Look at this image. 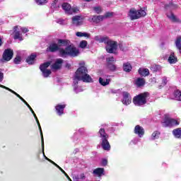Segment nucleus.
Segmentation results:
<instances>
[{
	"mask_svg": "<svg viewBox=\"0 0 181 181\" xmlns=\"http://www.w3.org/2000/svg\"><path fill=\"white\" fill-rule=\"evenodd\" d=\"M162 84H163V86H166V84H168V78L166 76L163 77Z\"/></svg>",
	"mask_w": 181,
	"mask_h": 181,
	"instance_id": "nucleus-48",
	"label": "nucleus"
},
{
	"mask_svg": "<svg viewBox=\"0 0 181 181\" xmlns=\"http://www.w3.org/2000/svg\"><path fill=\"white\" fill-rule=\"evenodd\" d=\"M111 83V78L108 76H102L99 78V83L100 86L105 87V86L110 85Z\"/></svg>",
	"mask_w": 181,
	"mask_h": 181,
	"instance_id": "nucleus-15",
	"label": "nucleus"
},
{
	"mask_svg": "<svg viewBox=\"0 0 181 181\" xmlns=\"http://www.w3.org/2000/svg\"><path fill=\"white\" fill-rule=\"evenodd\" d=\"M0 87L1 88H5V90H8V91H10V93H12L13 94H14L15 95H16V97H18V98H20V100H21V101H23V103H24V104H25V105L28 106V107L29 108V110H32V107H30V105H29V103H28V102H26V100H25V99H23V98H22V96H21L19 94L16 93V92H15L14 90H12V89L3 86V85H0Z\"/></svg>",
	"mask_w": 181,
	"mask_h": 181,
	"instance_id": "nucleus-13",
	"label": "nucleus"
},
{
	"mask_svg": "<svg viewBox=\"0 0 181 181\" xmlns=\"http://www.w3.org/2000/svg\"><path fill=\"white\" fill-rule=\"evenodd\" d=\"M72 24L74 26H81V25H83V17L81 16L72 17Z\"/></svg>",
	"mask_w": 181,
	"mask_h": 181,
	"instance_id": "nucleus-17",
	"label": "nucleus"
},
{
	"mask_svg": "<svg viewBox=\"0 0 181 181\" xmlns=\"http://www.w3.org/2000/svg\"><path fill=\"white\" fill-rule=\"evenodd\" d=\"M107 64L108 63H111L112 62H115V59L114 58V57H109L106 59Z\"/></svg>",
	"mask_w": 181,
	"mask_h": 181,
	"instance_id": "nucleus-47",
	"label": "nucleus"
},
{
	"mask_svg": "<svg viewBox=\"0 0 181 181\" xmlns=\"http://www.w3.org/2000/svg\"><path fill=\"white\" fill-rule=\"evenodd\" d=\"M139 74L140 76H143L144 77H146V76H149V69L140 68L139 69Z\"/></svg>",
	"mask_w": 181,
	"mask_h": 181,
	"instance_id": "nucleus-25",
	"label": "nucleus"
},
{
	"mask_svg": "<svg viewBox=\"0 0 181 181\" xmlns=\"http://www.w3.org/2000/svg\"><path fill=\"white\" fill-rule=\"evenodd\" d=\"M122 103L124 105H129L132 103V97H131V94L128 92H123L122 93Z\"/></svg>",
	"mask_w": 181,
	"mask_h": 181,
	"instance_id": "nucleus-11",
	"label": "nucleus"
},
{
	"mask_svg": "<svg viewBox=\"0 0 181 181\" xmlns=\"http://www.w3.org/2000/svg\"><path fill=\"white\" fill-rule=\"evenodd\" d=\"M81 67H79L74 76V84H78L79 81H83V83H93V78L88 75V70L87 67L84 66V62H81Z\"/></svg>",
	"mask_w": 181,
	"mask_h": 181,
	"instance_id": "nucleus-1",
	"label": "nucleus"
},
{
	"mask_svg": "<svg viewBox=\"0 0 181 181\" xmlns=\"http://www.w3.org/2000/svg\"><path fill=\"white\" fill-rule=\"evenodd\" d=\"M93 11L95 12V13H100L103 12V8H101L100 6H95L93 7Z\"/></svg>",
	"mask_w": 181,
	"mask_h": 181,
	"instance_id": "nucleus-42",
	"label": "nucleus"
},
{
	"mask_svg": "<svg viewBox=\"0 0 181 181\" xmlns=\"http://www.w3.org/2000/svg\"><path fill=\"white\" fill-rule=\"evenodd\" d=\"M94 176L97 177H101L103 175H104V168H98L93 170Z\"/></svg>",
	"mask_w": 181,
	"mask_h": 181,
	"instance_id": "nucleus-23",
	"label": "nucleus"
},
{
	"mask_svg": "<svg viewBox=\"0 0 181 181\" xmlns=\"http://www.w3.org/2000/svg\"><path fill=\"white\" fill-rule=\"evenodd\" d=\"M134 134L138 135L139 138H142L145 135V129H144V127L136 125L134 128Z\"/></svg>",
	"mask_w": 181,
	"mask_h": 181,
	"instance_id": "nucleus-18",
	"label": "nucleus"
},
{
	"mask_svg": "<svg viewBox=\"0 0 181 181\" xmlns=\"http://www.w3.org/2000/svg\"><path fill=\"white\" fill-rule=\"evenodd\" d=\"M13 36L16 40H18L21 42L23 40V37L22 35V33H21V28H19V27L15 26L13 28Z\"/></svg>",
	"mask_w": 181,
	"mask_h": 181,
	"instance_id": "nucleus-14",
	"label": "nucleus"
},
{
	"mask_svg": "<svg viewBox=\"0 0 181 181\" xmlns=\"http://www.w3.org/2000/svg\"><path fill=\"white\" fill-rule=\"evenodd\" d=\"M12 57H13V50L11 49H5L3 53V58L1 59V62L3 63L4 62H9V60L12 59Z\"/></svg>",
	"mask_w": 181,
	"mask_h": 181,
	"instance_id": "nucleus-10",
	"label": "nucleus"
},
{
	"mask_svg": "<svg viewBox=\"0 0 181 181\" xmlns=\"http://www.w3.org/2000/svg\"><path fill=\"white\" fill-rule=\"evenodd\" d=\"M160 136V132L158 131H155L154 132L152 133L150 140L151 141H155L156 139H159V137Z\"/></svg>",
	"mask_w": 181,
	"mask_h": 181,
	"instance_id": "nucleus-29",
	"label": "nucleus"
},
{
	"mask_svg": "<svg viewBox=\"0 0 181 181\" xmlns=\"http://www.w3.org/2000/svg\"><path fill=\"white\" fill-rule=\"evenodd\" d=\"M37 5H45L47 4V0H35Z\"/></svg>",
	"mask_w": 181,
	"mask_h": 181,
	"instance_id": "nucleus-41",
	"label": "nucleus"
},
{
	"mask_svg": "<svg viewBox=\"0 0 181 181\" xmlns=\"http://www.w3.org/2000/svg\"><path fill=\"white\" fill-rule=\"evenodd\" d=\"M123 69L127 73H129V71L132 70V66H131V64H129V62H126L123 65Z\"/></svg>",
	"mask_w": 181,
	"mask_h": 181,
	"instance_id": "nucleus-31",
	"label": "nucleus"
},
{
	"mask_svg": "<svg viewBox=\"0 0 181 181\" xmlns=\"http://www.w3.org/2000/svg\"><path fill=\"white\" fill-rule=\"evenodd\" d=\"M99 136L101 139V145L104 151H110L111 146L108 142V134L105 133V129L100 128L98 132Z\"/></svg>",
	"mask_w": 181,
	"mask_h": 181,
	"instance_id": "nucleus-4",
	"label": "nucleus"
},
{
	"mask_svg": "<svg viewBox=\"0 0 181 181\" xmlns=\"http://www.w3.org/2000/svg\"><path fill=\"white\" fill-rule=\"evenodd\" d=\"M35 59H36V54H31L26 59V62L29 64H33L35 63Z\"/></svg>",
	"mask_w": 181,
	"mask_h": 181,
	"instance_id": "nucleus-33",
	"label": "nucleus"
},
{
	"mask_svg": "<svg viewBox=\"0 0 181 181\" xmlns=\"http://www.w3.org/2000/svg\"><path fill=\"white\" fill-rule=\"evenodd\" d=\"M165 8L166 11H173L177 9V5L173 4V2H170L168 4H165Z\"/></svg>",
	"mask_w": 181,
	"mask_h": 181,
	"instance_id": "nucleus-24",
	"label": "nucleus"
},
{
	"mask_svg": "<svg viewBox=\"0 0 181 181\" xmlns=\"http://www.w3.org/2000/svg\"><path fill=\"white\" fill-rule=\"evenodd\" d=\"M139 141H141V139H139V138L138 137H136L133 140H132L131 144H133L134 145H136V144H138Z\"/></svg>",
	"mask_w": 181,
	"mask_h": 181,
	"instance_id": "nucleus-45",
	"label": "nucleus"
},
{
	"mask_svg": "<svg viewBox=\"0 0 181 181\" xmlns=\"http://www.w3.org/2000/svg\"><path fill=\"white\" fill-rule=\"evenodd\" d=\"M94 40L98 43H105L107 53H115L117 52V42L110 40L108 37L97 35L95 36Z\"/></svg>",
	"mask_w": 181,
	"mask_h": 181,
	"instance_id": "nucleus-2",
	"label": "nucleus"
},
{
	"mask_svg": "<svg viewBox=\"0 0 181 181\" xmlns=\"http://www.w3.org/2000/svg\"><path fill=\"white\" fill-rule=\"evenodd\" d=\"M151 69H154V71H156V70H158V69H159V66H158V65H153L151 66Z\"/></svg>",
	"mask_w": 181,
	"mask_h": 181,
	"instance_id": "nucleus-52",
	"label": "nucleus"
},
{
	"mask_svg": "<svg viewBox=\"0 0 181 181\" xmlns=\"http://www.w3.org/2000/svg\"><path fill=\"white\" fill-rule=\"evenodd\" d=\"M79 131H83V129H80Z\"/></svg>",
	"mask_w": 181,
	"mask_h": 181,
	"instance_id": "nucleus-62",
	"label": "nucleus"
},
{
	"mask_svg": "<svg viewBox=\"0 0 181 181\" xmlns=\"http://www.w3.org/2000/svg\"><path fill=\"white\" fill-rule=\"evenodd\" d=\"M76 36L78 37H90V34L88 33L76 32Z\"/></svg>",
	"mask_w": 181,
	"mask_h": 181,
	"instance_id": "nucleus-34",
	"label": "nucleus"
},
{
	"mask_svg": "<svg viewBox=\"0 0 181 181\" xmlns=\"http://www.w3.org/2000/svg\"><path fill=\"white\" fill-rule=\"evenodd\" d=\"M20 29V31L22 32L23 33H28V32H29V30L26 28H21L18 27Z\"/></svg>",
	"mask_w": 181,
	"mask_h": 181,
	"instance_id": "nucleus-49",
	"label": "nucleus"
},
{
	"mask_svg": "<svg viewBox=\"0 0 181 181\" xmlns=\"http://www.w3.org/2000/svg\"><path fill=\"white\" fill-rule=\"evenodd\" d=\"M83 1H84L85 2H91V1L93 0H83Z\"/></svg>",
	"mask_w": 181,
	"mask_h": 181,
	"instance_id": "nucleus-58",
	"label": "nucleus"
},
{
	"mask_svg": "<svg viewBox=\"0 0 181 181\" xmlns=\"http://www.w3.org/2000/svg\"><path fill=\"white\" fill-rule=\"evenodd\" d=\"M163 166H166V163H163Z\"/></svg>",
	"mask_w": 181,
	"mask_h": 181,
	"instance_id": "nucleus-61",
	"label": "nucleus"
},
{
	"mask_svg": "<svg viewBox=\"0 0 181 181\" xmlns=\"http://www.w3.org/2000/svg\"><path fill=\"white\" fill-rule=\"evenodd\" d=\"M41 141H42V153L45 159H46V160H48V162H50V163H52V162H54L50 160L49 158L46 157V155H45V140L43 139V136H41Z\"/></svg>",
	"mask_w": 181,
	"mask_h": 181,
	"instance_id": "nucleus-27",
	"label": "nucleus"
},
{
	"mask_svg": "<svg viewBox=\"0 0 181 181\" xmlns=\"http://www.w3.org/2000/svg\"><path fill=\"white\" fill-rule=\"evenodd\" d=\"M107 69L110 70V71H115L117 70V66L112 63H108Z\"/></svg>",
	"mask_w": 181,
	"mask_h": 181,
	"instance_id": "nucleus-37",
	"label": "nucleus"
},
{
	"mask_svg": "<svg viewBox=\"0 0 181 181\" xmlns=\"http://www.w3.org/2000/svg\"><path fill=\"white\" fill-rule=\"evenodd\" d=\"M175 46L177 49H179V52L181 54V37L180 36L177 37V39L175 40Z\"/></svg>",
	"mask_w": 181,
	"mask_h": 181,
	"instance_id": "nucleus-32",
	"label": "nucleus"
},
{
	"mask_svg": "<svg viewBox=\"0 0 181 181\" xmlns=\"http://www.w3.org/2000/svg\"><path fill=\"white\" fill-rule=\"evenodd\" d=\"M107 159H103L102 160L103 166H107Z\"/></svg>",
	"mask_w": 181,
	"mask_h": 181,
	"instance_id": "nucleus-50",
	"label": "nucleus"
},
{
	"mask_svg": "<svg viewBox=\"0 0 181 181\" xmlns=\"http://www.w3.org/2000/svg\"><path fill=\"white\" fill-rule=\"evenodd\" d=\"M135 84L137 87L145 86V79L144 78H138L135 81Z\"/></svg>",
	"mask_w": 181,
	"mask_h": 181,
	"instance_id": "nucleus-26",
	"label": "nucleus"
},
{
	"mask_svg": "<svg viewBox=\"0 0 181 181\" xmlns=\"http://www.w3.org/2000/svg\"><path fill=\"white\" fill-rule=\"evenodd\" d=\"M174 95H175V100H177V101H181V91L177 90H175L174 93Z\"/></svg>",
	"mask_w": 181,
	"mask_h": 181,
	"instance_id": "nucleus-36",
	"label": "nucleus"
},
{
	"mask_svg": "<svg viewBox=\"0 0 181 181\" xmlns=\"http://www.w3.org/2000/svg\"><path fill=\"white\" fill-rule=\"evenodd\" d=\"M168 62L170 63V64H175V63H177V57L175 56L174 52H170Z\"/></svg>",
	"mask_w": 181,
	"mask_h": 181,
	"instance_id": "nucleus-21",
	"label": "nucleus"
},
{
	"mask_svg": "<svg viewBox=\"0 0 181 181\" xmlns=\"http://www.w3.org/2000/svg\"><path fill=\"white\" fill-rule=\"evenodd\" d=\"M146 15V12L144 10L136 11L134 8H132L129 12V16L132 21L139 19V18H141V16H145Z\"/></svg>",
	"mask_w": 181,
	"mask_h": 181,
	"instance_id": "nucleus-7",
	"label": "nucleus"
},
{
	"mask_svg": "<svg viewBox=\"0 0 181 181\" xmlns=\"http://www.w3.org/2000/svg\"><path fill=\"white\" fill-rule=\"evenodd\" d=\"M69 181H72L71 179L70 178V180H69Z\"/></svg>",
	"mask_w": 181,
	"mask_h": 181,
	"instance_id": "nucleus-63",
	"label": "nucleus"
},
{
	"mask_svg": "<svg viewBox=\"0 0 181 181\" xmlns=\"http://www.w3.org/2000/svg\"><path fill=\"white\" fill-rule=\"evenodd\" d=\"M21 62H22V58H21V57L17 56L15 59H14V63L15 64H21Z\"/></svg>",
	"mask_w": 181,
	"mask_h": 181,
	"instance_id": "nucleus-43",
	"label": "nucleus"
},
{
	"mask_svg": "<svg viewBox=\"0 0 181 181\" xmlns=\"http://www.w3.org/2000/svg\"><path fill=\"white\" fill-rule=\"evenodd\" d=\"M35 119H36V122L39 127L40 132V136H43V132H42V127H40V123L39 122V119H37V116H36V114L34 112L33 114Z\"/></svg>",
	"mask_w": 181,
	"mask_h": 181,
	"instance_id": "nucleus-38",
	"label": "nucleus"
},
{
	"mask_svg": "<svg viewBox=\"0 0 181 181\" xmlns=\"http://www.w3.org/2000/svg\"><path fill=\"white\" fill-rule=\"evenodd\" d=\"M0 46H2V38L0 36Z\"/></svg>",
	"mask_w": 181,
	"mask_h": 181,
	"instance_id": "nucleus-57",
	"label": "nucleus"
},
{
	"mask_svg": "<svg viewBox=\"0 0 181 181\" xmlns=\"http://www.w3.org/2000/svg\"><path fill=\"white\" fill-rule=\"evenodd\" d=\"M163 126L164 127H176L180 124V119H172L169 115H165L163 119Z\"/></svg>",
	"mask_w": 181,
	"mask_h": 181,
	"instance_id": "nucleus-5",
	"label": "nucleus"
},
{
	"mask_svg": "<svg viewBox=\"0 0 181 181\" xmlns=\"http://www.w3.org/2000/svg\"><path fill=\"white\" fill-rule=\"evenodd\" d=\"M77 84H78V83H74V82L73 83L74 90L76 94L78 93H81V91H83V89L81 88V87H78V86H77Z\"/></svg>",
	"mask_w": 181,
	"mask_h": 181,
	"instance_id": "nucleus-35",
	"label": "nucleus"
},
{
	"mask_svg": "<svg viewBox=\"0 0 181 181\" xmlns=\"http://www.w3.org/2000/svg\"><path fill=\"white\" fill-rule=\"evenodd\" d=\"M57 23H59V25H64V20L59 19L57 21Z\"/></svg>",
	"mask_w": 181,
	"mask_h": 181,
	"instance_id": "nucleus-51",
	"label": "nucleus"
},
{
	"mask_svg": "<svg viewBox=\"0 0 181 181\" xmlns=\"http://www.w3.org/2000/svg\"><path fill=\"white\" fill-rule=\"evenodd\" d=\"M52 8H54V3L52 4Z\"/></svg>",
	"mask_w": 181,
	"mask_h": 181,
	"instance_id": "nucleus-60",
	"label": "nucleus"
},
{
	"mask_svg": "<svg viewBox=\"0 0 181 181\" xmlns=\"http://www.w3.org/2000/svg\"><path fill=\"white\" fill-rule=\"evenodd\" d=\"M67 45H69V40L62 39L57 40V45L59 46V47L62 46H67Z\"/></svg>",
	"mask_w": 181,
	"mask_h": 181,
	"instance_id": "nucleus-30",
	"label": "nucleus"
},
{
	"mask_svg": "<svg viewBox=\"0 0 181 181\" xmlns=\"http://www.w3.org/2000/svg\"><path fill=\"white\" fill-rule=\"evenodd\" d=\"M87 45H88L87 41L82 40L79 44V47H81V49H86V47H87Z\"/></svg>",
	"mask_w": 181,
	"mask_h": 181,
	"instance_id": "nucleus-40",
	"label": "nucleus"
},
{
	"mask_svg": "<svg viewBox=\"0 0 181 181\" xmlns=\"http://www.w3.org/2000/svg\"><path fill=\"white\" fill-rule=\"evenodd\" d=\"M35 119H36V122L39 127L40 132V136H43V132H42V127H40V123L39 122V119H37V116H36V114L34 112L33 114Z\"/></svg>",
	"mask_w": 181,
	"mask_h": 181,
	"instance_id": "nucleus-39",
	"label": "nucleus"
},
{
	"mask_svg": "<svg viewBox=\"0 0 181 181\" xmlns=\"http://www.w3.org/2000/svg\"><path fill=\"white\" fill-rule=\"evenodd\" d=\"M4 80V73L0 71V83Z\"/></svg>",
	"mask_w": 181,
	"mask_h": 181,
	"instance_id": "nucleus-54",
	"label": "nucleus"
},
{
	"mask_svg": "<svg viewBox=\"0 0 181 181\" xmlns=\"http://www.w3.org/2000/svg\"><path fill=\"white\" fill-rule=\"evenodd\" d=\"M60 52L62 49L59 47V45L54 42H52L49 45V46L47 48V52Z\"/></svg>",
	"mask_w": 181,
	"mask_h": 181,
	"instance_id": "nucleus-20",
	"label": "nucleus"
},
{
	"mask_svg": "<svg viewBox=\"0 0 181 181\" xmlns=\"http://www.w3.org/2000/svg\"><path fill=\"white\" fill-rule=\"evenodd\" d=\"M64 108H66V105H57L55 107L56 112L59 115L64 114Z\"/></svg>",
	"mask_w": 181,
	"mask_h": 181,
	"instance_id": "nucleus-22",
	"label": "nucleus"
},
{
	"mask_svg": "<svg viewBox=\"0 0 181 181\" xmlns=\"http://www.w3.org/2000/svg\"><path fill=\"white\" fill-rule=\"evenodd\" d=\"M79 179H81V180H84V179H86V176L84 175V173H81L80 175Z\"/></svg>",
	"mask_w": 181,
	"mask_h": 181,
	"instance_id": "nucleus-53",
	"label": "nucleus"
},
{
	"mask_svg": "<svg viewBox=\"0 0 181 181\" xmlns=\"http://www.w3.org/2000/svg\"><path fill=\"white\" fill-rule=\"evenodd\" d=\"M64 175L66 176V177H67L68 180H70V177H69V175H67V173H64Z\"/></svg>",
	"mask_w": 181,
	"mask_h": 181,
	"instance_id": "nucleus-55",
	"label": "nucleus"
},
{
	"mask_svg": "<svg viewBox=\"0 0 181 181\" xmlns=\"http://www.w3.org/2000/svg\"><path fill=\"white\" fill-rule=\"evenodd\" d=\"M66 67H68V69H70V67H71L70 64L67 63V64H66Z\"/></svg>",
	"mask_w": 181,
	"mask_h": 181,
	"instance_id": "nucleus-56",
	"label": "nucleus"
},
{
	"mask_svg": "<svg viewBox=\"0 0 181 181\" xmlns=\"http://www.w3.org/2000/svg\"><path fill=\"white\" fill-rule=\"evenodd\" d=\"M103 16V19H107V18H111V16H112V13L107 12Z\"/></svg>",
	"mask_w": 181,
	"mask_h": 181,
	"instance_id": "nucleus-46",
	"label": "nucleus"
},
{
	"mask_svg": "<svg viewBox=\"0 0 181 181\" xmlns=\"http://www.w3.org/2000/svg\"><path fill=\"white\" fill-rule=\"evenodd\" d=\"M64 60L62 59H56L54 60V62L51 65V69L53 71H57V70H60L62 69V66H63Z\"/></svg>",
	"mask_w": 181,
	"mask_h": 181,
	"instance_id": "nucleus-12",
	"label": "nucleus"
},
{
	"mask_svg": "<svg viewBox=\"0 0 181 181\" xmlns=\"http://www.w3.org/2000/svg\"><path fill=\"white\" fill-rule=\"evenodd\" d=\"M173 135L178 139H181V128L175 129L173 131Z\"/></svg>",
	"mask_w": 181,
	"mask_h": 181,
	"instance_id": "nucleus-28",
	"label": "nucleus"
},
{
	"mask_svg": "<svg viewBox=\"0 0 181 181\" xmlns=\"http://www.w3.org/2000/svg\"><path fill=\"white\" fill-rule=\"evenodd\" d=\"M148 95H149L148 93H141L137 96H135L133 98V103L134 105H137L138 107L145 105V103H146V98H148Z\"/></svg>",
	"mask_w": 181,
	"mask_h": 181,
	"instance_id": "nucleus-6",
	"label": "nucleus"
},
{
	"mask_svg": "<svg viewBox=\"0 0 181 181\" xmlns=\"http://www.w3.org/2000/svg\"><path fill=\"white\" fill-rule=\"evenodd\" d=\"M32 112V114H35V111H33V109L31 108V110H30Z\"/></svg>",
	"mask_w": 181,
	"mask_h": 181,
	"instance_id": "nucleus-59",
	"label": "nucleus"
},
{
	"mask_svg": "<svg viewBox=\"0 0 181 181\" xmlns=\"http://www.w3.org/2000/svg\"><path fill=\"white\" fill-rule=\"evenodd\" d=\"M49 66H50V62H45L40 66V70L42 71L43 77L47 78L52 74V71L47 69Z\"/></svg>",
	"mask_w": 181,
	"mask_h": 181,
	"instance_id": "nucleus-9",
	"label": "nucleus"
},
{
	"mask_svg": "<svg viewBox=\"0 0 181 181\" xmlns=\"http://www.w3.org/2000/svg\"><path fill=\"white\" fill-rule=\"evenodd\" d=\"M59 54L61 57H66V56H70L71 57H77V56L80 54V50L74 47V45H70L66 47L65 49H59Z\"/></svg>",
	"mask_w": 181,
	"mask_h": 181,
	"instance_id": "nucleus-3",
	"label": "nucleus"
},
{
	"mask_svg": "<svg viewBox=\"0 0 181 181\" xmlns=\"http://www.w3.org/2000/svg\"><path fill=\"white\" fill-rule=\"evenodd\" d=\"M52 165H54V166H56V168H57L59 170H61V172H62V173L64 175H65L66 171H64V170H63V168H62L61 167L59 166V165H57L56 163L54 162H52Z\"/></svg>",
	"mask_w": 181,
	"mask_h": 181,
	"instance_id": "nucleus-44",
	"label": "nucleus"
},
{
	"mask_svg": "<svg viewBox=\"0 0 181 181\" xmlns=\"http://www.w3.org/2000/svg\"><path fill=\"white\" fill-rule=\"evenodd\" d=\"M103 21H104V16H91L89 18V22L92 23H100Z\"/></svg>",
	"mask_w": 181,
	"mask_h": 181,
	"instance_id": "nucleus-19",
	"label": "nucleus"
},
{
	"mask_svg": "<svg viewBox=\"0 0 181 181\" xmlns=\"http://www.w3.org/2000/svg\"><path fill=\"white\" fill-rule=\"evenodd\" d=\"M166 16H167V18H169V20L171 22H173L174 23H181L180 18L176 17V16H175V14H173L172 13V11L167 12Z\"/></svg>",
	"mask_w": 181,
	"mask_h": 181,
	"instance_id": "nucleus-16",
	"label": "nucleus"
},
{
	"mask_svg": "<svg viewBox=\"0 0 181 181\" xmlns=\"http://www.w3.org/2000/svg\"><path fill=\"white\" fill-rule=\"evenodd\" d=\"M62 8L64 11L65 13H67V15H73V13H78L80 11L78 9V7H71V6L69 3L62 4Z\"/></svg>",
	"mask_w": 181,
	"mask_h": 181,
	"instance_id": "nucleus-8",
	"label": "nucleus"
}]
</instances>
